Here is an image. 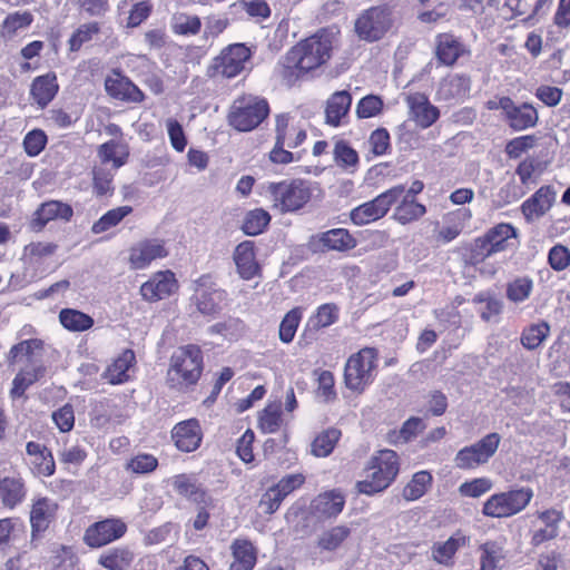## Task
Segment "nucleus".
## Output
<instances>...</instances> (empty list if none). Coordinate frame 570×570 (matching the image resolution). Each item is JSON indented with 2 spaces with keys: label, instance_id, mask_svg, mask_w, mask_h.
<instances>
[{
  "label": "nucleus",
  "instance_id": "obj_1",
  "mask_svg": "<svg viewBox=\"0 0 570 570\" xmlns=\"http://www.w3.org/2000/svg\"><path fill=\"white\" fill-rule=\"evenodd\" d=\"M334 35L327 30L299 41L284 57L278 66V73L287 86L299 77L324 65L333 49Z\"/></svg>",
  "mask_w": 570,
  "mask_h": 570
},
{
  "label": "nucleus",
  "instance_id": "obj_2",
  "mask_svg": "<svg viewBox=\"0 0 570 570\" xmlns=\"http://www.w3.org/2000/svg\"><path fill=\"white\" fill-rule=\"evenodd\" d=\"M400 470L399 456L393 450H381L372 456L365 479L356 483L360 493L373 495L385 490Z\"/></svg>",
  "mask_w": 570,
  "mask_h": 570
},
{
  "label": "nucleus",
  "instance_id": "obj_3",
  "mask_svg": "<svg viewBox=\"0 0 570 570\" xmlns=\"http://www.w3.org/2000/svg\"><path fill=\"white\" fill-rule=\"evenodd\" d=\"M203 372V353L197 345L181 346L170 357L167 372L168 382L173 387L183 390L195 385Z\"/></svg>",
  "mask_w": 570,
  "mask_h": 570
},
{
  "label": "nucleus",
  "instance_id": "obj_4",
  "mask_svg": "<svg viewBox=\"0 0 570 570\" xmlns=\"http://www.w3.org/2000/svg\"><path fill=\"white\" fill-rule=\"evenodd\" d=\"M269 114V106L266 99L243 95L237 97L228 112V124L237 131H250L258 127Z\"/></svg>",
  "mask_w": 570,
  "mask_h": 570
},
{
  "label": "nucleus",
  "instance_id": "obj_5",
  "mask_svg": "<svg viewBox=\"0 0 570 570\" xmlns=\"http://www.w3.org/2000/svg\"><path fill=\"white\" fill-rule=\"evenodd\" d=\"M273 206L281 213H292L303 208L312 197L311 183L304 179H286L271 183L267 187Z\"/></svg>",
  "mask_w": 570,
  "mask_h": 570
},
{
  "label": "nucleus",
  "instance_id": "obj_6",
  "mask_svg": "<svg viewBox=\"0 0 570 570\" xmlns=\"http://www.w3.org/2000/svg\"><path fill=\"white\" fill-rule=\"evenodd\" d=\"M377 357V351L373 347H364L348 357L344 368V381L348 390L362 393L374 381Z\"/></svg>",
  "mask_w": 570,
  "mask_h": 570
},
{
  "label": "nucleus",
  "instance_id": "obj_7",
  "mask_svg": "<svg viewBox=\"0 0 570 570\" xmlns=\"http://www.w3.org/2000/svg\"><path fill=\"white\" fill-rule=\"evenodd\" d=\"M533 498L531 488H519L491 495L483 504L482 513L490 518H509L521 512Z\"/></svg>",
  "mask_w": 570,
  "mask_h": 570
},
{
  "label": "nucleus",
  "instance_id": "obj_8",
  "mask_svg": "<svg viewBox=\"0 0 570 570\" xmlns=\"http://www.w3.org/2000/svg\"><path fill=\"white\" fill-rule=\"evenodd\" d=\"M405 191L404 186H394L382 194L377 195L374 199L363 203L353 208L350 213V218L356 226L367 225L384 217L390 208L403 196Z\"/></svg>",
  "mask_w": 570,
  "mask_h": 570
},
{
  "label": "nucleus",
  "instance_id": "obj_9",
  "mask_svg": "<svg viewBox=\"0 0 570 570\" xmlns=\"http://www.w3.org/2000/svg\"><path fill=\"white\" fill-rule=\"evenodd\" d=\"M392 24L391 9L377 6L364 10L355 20L354 29L360 39L374 42L382 39Z\"/></svg>",
  "mask_w": 570,
  "mask_h": 570
},
{
  "label": "nucleus",
  "instance_id": "obj_10",
  "mask_svg": "<svg viewBox=\"0 0 570 570\" xmlns=\"http://www.w3.org/2000/svg\"><path fill=\"white\" fill-rule=\"evenodd\" d=\"M295 131V138L289 137V116L282 114L276 116L275 131L276 141L275 146L269 153V159L275 164L286 165L294 160V155L284 149L296 148L306 139V131L303 128H292Z\"/></svg>",
  "mask_w": 570,
  "mask_h": 570
},
{
  "label": "nucleus",
  "instance_id": "obj_11",
  "mask_svg": "<svg viewBox=\"0 0 570 570\" xmlns=\"http://www.w3.org/2000/svg\"><path fill=\"white\" fill-rule=\"evenodd\" d=\"M500 442L501 436L498 433L487 434L476 443L465 446L456 453L454 458L455 466L466 470L487 463L497 452Z\"/></svg>",
  "mask_w": 570,
  "mask_h": 570
},
{
  "label": "nucleus",
  "instance_id": "obj_12",
  "mask_svg": "<svg viewBox=\"0 0 570 570\" xmlns=\"http://www.w3.org/2000/svg\"><path fill=\"white\" fill-rule=\"evenodd\" d=\"M252 51L244 43H234L225 48L216 58V70L226 78H234L247 69Z\"/></svg>",
  "mask_w": 570,
  "mask_h": 570
},
{
  "label": "nucleus",
  "instance_id": "obj_13",
  "mask_svg": "<svg viewBox=\"0 0 570 570\" xmlns=\"http://www.w3.org/2000/svg\"><path fill=\"white\" fill-rule=\"evenodd\" d=\"M126 531L127 525L122 520L108 518L88 527L83 535V541L91 548H100L121 538Z\"/></svg>",
  "mask_w": 570,
  "mask_h": 570
},
{
  "label": "nucleus",
  "instance_id": "obj_14",
  "mask_svg": "<svg viewBox=\"0 0 570 570\" xmlns=\"http://www.w3.org/2000/svg\"><path fill=\"white\" fill-rule=\"evenodd\" d=\"M499 106H501L509 126L515 131L532 128L539 120L537 109L529 104L515 106L511 98L502 97L499 99Z\"/></svg>",
  "mask_w": 570,
  "mask_h": 570
},
{
  "label": "nucleus",
  "instance_id": "obj_15",
  "mask_svg": "<svg viewBox=\"0 0 570 570\" xmlns=\"http://www.w3.org/2000/svg\"><path fill=\"white\" fill-rule=\"evenodd\" d=\"M178 288L174 273L170 271L158 272L145 282L140 287L144 299L156 302L164 299L175 293Z\"/></svg>",
  "mask_w": 570,
  "mask_h": 570
},
{
  "label": "nucleus",
  "instance_id": "obj_16",
  "mask_svg": "<svg viewBox=\"0 0 570 570\" xmlns=\"http://www.w3.org/2000/svg\"><path fill=\"white\" fill-rule=\"evenodd\" d=\"M58 503L47 497L35 499L30 510L31 538L45 532L55 520Z\"/></svg>",
  "mask_w": 570,
  "mask_h": 570
},
{
  "label": "nucleus",
  "instance_id": "obj_17",
  "mask_svg": "<svg viewBox=\"0 0 570 570\" xmlns=\"http://www.w3.org/2000/svg\"><path fill=\"white\" fill-rule=\"evenodd\" d=\"M507 540L498 538L487 540L478 548L480 570H503L507 563L508 550Z\"/></svg>",
  "mask_w": 570,
  "mask_h": 570
},
{
  "label": "nucleus",
  "instance_id": "obj_18",
  "mask_svg": "<svg viewBox=\"0 0 570 570\" xmlns=\"http://www.w3.org/2000/svg\"><path fill=\"white\" fill-rule=\"evenodd\" d=\"M466 52L465 46L452 33H439L434 38V56L440 65L451 67Z\"/></svg>",
  "mask_w": 570,
  "mask_h": 570
},
{
  "label": "nucleus",
  "instance_id": "obj_19",
  "mask_svg": "<svg viewBox=\"0 0 570 570\" xmlns=\"http://www.w3.org/2000/svg\"><path fill=\"white\" fill-rule=\"evenodd\" d=\"M164 244L157 239L137 243L129 250V264L134 269L146 268L153 261L167 256Z\"/></svg>",
  "mask_w": 570,
  "mask_h": 570
},
{
  "label": "nucleus",
  "instance_id": "obj_20",
  "mask_svg": "<svg viewBox=\"0 0 570 570\" xmlns=\"http://www.w3.org/2000/svg\"><path fill=\"white\" fill-rule=\"evenodd\" d=\"M406 102L411 119L421 128H429L440 117L439 109L423 94L416 92L407 96Z\"/></svg>",
  "mask_w": 570,
  "mask_h": 570
},
{
  "label": "nucleus",
  "instance_id": "obj_21",
  "mask_svg": "<svg viewBox=\"0 0 570 570\" xmlns=\"http://www.w3.org/2000/svg\"><path fill=\"white\" fill-rule=\"evenodd\" d=\"M176 446L184 452L195 451L202 442V430L195 419L176 424L171 432Z\"/></svg>",
  "mask_w": 570,
  "mask_h": 570
},
{
  "label": "nucleus",
  "instance_id": "obj_22",
  "mask_svg": "<svg viewBox=\"0 0 570 570\" xmlns=\"http://www.w3.org/2000/svg\"><path fill=\"white\" fill-rule=\"evenodd\" d=\"M27 497L24 480L19 475H0V503L6 509H14Z\"/></svg>",
  "mask_w": 570,
  "mask_h": 570
},
{
  "label": "nucleus",
  "instance_id": "obj_23",
  "mask_svg": "<svg viewBox=\"0 0 570 570\" xmlns=\"http://www.w3.org/2000/svg\"><path fill=\"white\" fill-rule=\"evenodd\" d=\"M105 88L111 97L128 101L141 102L145 99L144 92L129 78L115 73L105 81Z\"/></svg>",
  "mask_w": 570,
  "mask_h": 570
},
{
  "label": "nucleus",
  "instance_id": "obj_24",
  "mask_svg": "<svg viewBox=\"0 0 570 570\" xmlns=\"http://www.w3.org/2000/svg\"><path fill=\"white\" fill-rule=\"evenodd\" d=\"M174 490L181 497L196 504L212 505L213 500L197 482L196 478L188 474H178L171 479Z\"/></svg>",
  "mask_w": 570,
  "mask_h": 570
},
{
  "label": "nucleus",
  "instance_id": "obj_25",
  "mask_svg": "<svg viewBox=\"0 0 570 570\" xmlns=\"http://www.w3.org/2000/svg\"><path fill=\"white\" fill-rule=\"evenodd\" d=\"M556 191L551 186L540 187L522 206V213L527 220H533L543 216L552 206Z\"/></svg>",
  "mask_w": 570,
  "mask_h": 570
},
{
  "label": "nucleus",
  "instance_id": "obj_26",
  "mask_svg": "<svg viewBox=\"0 0 570 570\" xmlns=\"http://www.w3.org/2000/svg\"><path fill=\"white\" fill-rule=\"evenodd\" d=\"M470 90V77L455 73L442 79L438 89V96L445 101H460L469 96Z\"/></svg>",
  "mask_w": 570,
  "mask_h": 570
},
{
  "label": "nucleus",
  "instance_id": "obj_27",
  "mask_svg": "<svg viewBox=\"0 0 570 570\" xmlns=\"http://www.w3.org/2000/svg\"><path fill=\"white\" fill-rule=\"evenodd\" d=\"M352 105V96L346 90L336 91L326 101L325 121L327 125L338 127L347 117Z\"/></svg>",
  "mask_w": 570,
  "mask_h": 570
},
{
  "label": "nucleus",
  "instance_id": "obj_28",
  "mask_svg": "<svg viewBox=\"0 0 570 570\" xmlns=\"http://www.w3.org/2000/svg\"><path fill=\"white\" fill-rule=\"evenodd\" d=\"M321 250L346 252L356 246L355 238L345 228H334L316 237Z\"/></svg>",
  "mask_w": 570,
  "mask_h": 570
},
{
  "label": "nucleus",
  "instance_id": "obj_29",
  "mask_svg": "<svg viewBox=\"0 0 570 570\" xmlns=\"http://www.w3.org/2000/svg\"><path fill=\"white\" fill-rule=\"evenodd\" d=\"M33 22V14L28 11H14L6 16L0 24V39L13 40L20 32L27 30Z\"/></svg>",
  "mask_w": 570,
  "mask_h": 570
},
{
  "label": "nucleus",
  "instance_id": "obj_30",
  "mask_svg": "<svg viewBox=\"0 0 570 570\" xmlns=\"http://www.w3.org/2000/svg\"><path fill=\"white\" fill-rule=\"evenodd\" d=\"M470 538L456 532L444 542H435L432 547V559L443 566H452L456 551L465 547Z\"/></svg>",
  "mask_w": 570,
  "mask_h": 570
},
{
  "label": "nucleus",
  "instance_id": "obj_31",
  "mask_svg": "<svg viewBox=\"0 0 570 570\" xmlns=\"http://www.w3.org/2000/svg\"><path fill=\"white\" fill-rule=\"evenodd\" d=\"M226 298L227 293L218 287L197 289L195 294L196 307L204 315H214L218 313Z\"/></svg>",
  "mask_w": 570,
  "mask_h": 570
},
{
  "label": "nucleus",
  "instance_id": "obj_32",
  "mask_svg": "<svg viewBox=\"0 0 570 570\" xmlns=\"http://www.w3.org/2000/svg\"><path fill=\"white\" fill-rule=\"evenodd\" d=\"M58 89L57 77L50 72L33 79L30 94L37 105L45 108L55 98Z\"/></svg>",
  "mask_w": 570,
  "mask_h": 570
},
{
  "label": "nucleus",
  "instance_id": "obj_33",
  "mask_svg": "<svg viewBox=\"0 0 570 570\" xmlns=\"http://www.w3.org/2000/svg\"><path fill=\"white\" fill-rule=\"evenodd\" d=\"M234 261L242 278L250 279L258 272V264L255 259L254 244L243 242L235 248Z\"/></svg>",
  "mask_w": 570,
  "mask_h": 570
},
{
  "label": "nucleus",
  "instance_id": "obj_34",
  "mask_svg": "<svg viewBox=\"0 0 570 570\" xmlns=\"http://www.w3.org/2000/svg\"><path fill=\"white\" fill-rule=\"evenodd\" d=\"M98 157L101 165L111 163L114 170L124 166L129 157V148L125 142L111 139L98 148Z\"/></svg>",
  "mask_w": 570,
  "mask_h": 570
},
{
  "label": "nucleus",
  "instance_id": "obj_35",
  "mask_svg": "<svg viewBox=\"0 0 570 570\" xmlns=\"http://www.w3.org/2000/svg\"><path fill=\"white\" fill-rule=\"evenodd\" d=\"M72 208L65 203L58 200H50L43 203L36 212L33 225L38 228H42L48 222L60 218L69 220L72 216Z\"/></svg>",
  "mask_w": 570,
  "mask_h": 570
},
{
  "label": "nucleus",
  "instance_id": "obj_36",
  "mask_svg": "<svg viewBox=\"0 0 570 570\" xmlns=\"http://www.w3.org/2000/svg\"><path fill=\"white\" fill-rule=\"evenodd\" d=\"M135 353L124 351L104 372L102 377L110 384H121L128 381V371L135 363Z\"/></svg>",
  "mask_w": 570,
  "mask_h": 570
},
{
  "label": "nucleus",
  "instance_id": "obj_37",
  "mask_svg": "<svg viewBox=\"0 0 570 570\" xmlns=\"http://www.w3.org/2000/svg\"><path fill=\"white\" fill-rule=\"evenodd\" d=\"M344 504L345 499L341 492L330 491L317 495L312 507L318 517L332 518L342 512Z\"/></svg>",
  "mask_w": 570,
  "mask_h": 570
},
{
  "label": "nucleus",
  "instance_id": "obj_38",
  "mask_svg": "<svg viewBox=\"0 0 570 570\" xmlns=\"http://www.w3.org/2000/svg\"><path fill=\"white\" fill-rule=\"evenodd\" d=\"M234 561L229 570H253L256 563V552L247 540H235L232 544Z\"/></svg>",
  "mask_w": 570,
  "mask_h": 570
},
{
  "label": "nucleus",
  "instance_id": "obj_39",
  "mask_svg": "<svg viewBox=\"0 0 570 570\" xmlns=\"http://www.w3.org/2000/svg\"><path fill=\"white\" fill-rule=\"evenodd\" d=\"M426 213V207L404 195L402 202L396 206L393 217L396 222L402 225L410 224L414 220L420 219Z\"/></svg>",
  "mask_w": 570,
  "mask_h": 570
},
{
  "label": "nucleus",
  "instance_id": "obj_40",
  "mask_svg": "<svg viewBox=\"0 0 570 570\" xmlns=\"http://www.w3.org/2000/svg\"><path fill=\"white\" fill-rule=\"evenodd\" d=\"M484 237L497 254L507 249L509 239L517 237V229L510 224L501 223L490 228Z\"/></svg>",
  "mask_w": 570,
  "mask_h": 570
},
{
  "label": "nucleus",
  "instance_id": "obj_41",
  "mask_svg": "<svg viewBox=\"0 0 570 570\" xmlns=\"http://www.w3.org/2000/svg\"><path fill=\"white\" fill-rule=\"evenodd\" d=\"M341 431L335 428L321 432L311 444V453L316 458L328 456L341 439Z\"/></svg>",
  "mask_w": 570,
  "mask_h": 570
},
{
  "label": "nucleus",
  "instance_id": "obj_42",
  "mask_svg": "<svg viewBox=\"0 0 570 570\" xmlns=\"http://www.w3.org/2000/svg\"><path fill=\"white\" fill-rule=\"evenodd\" d=\"M43 371L40 365H30L21 370L13 379L11 396L14 399L22 396L26 390L43 375Z\"/></svg>",
  "mask_w": 570,
  "mask_h": 570
},
{
  "label": "nucleus",
  "instance_id": "obj_43",
  "mask_svg": "<svg viewBox=\"0 0 570 570\" xmlns=\"http://www.w3.org/2000/svg\"><path fill=\"white\" fill-rule=\"evenodd\" d=\"M132 559V553L128 549L115 548L104 552L98 563L108 570H127Z\"/></svg>",
  "mask_w": 570,
  "mask_h": 570
},
{
  "label": "nucleus",
  "instance_id": "obj_44",
  "mask_svg": "<svg viewBox=\"0 0 570 570\" xmlns=\"http://www.w3.org/2000/svg\"><path fill=\"white\" fill-rule=\"evenodd\" d=\"M283 425L282 405L279 402L268 404L258 416V428L263 433H276Z\"/></svg>",
  "mask_w": 570,
  "mask_h": 570
},
{
  "label": "nucleus",
  "instance_id": "obj_45",
  "mask_svg": "<svg viewBox=\"0 0 570 570\" xmlns=\"http://www.w3.org/2000/svg\"><path fill=\"white\" fill-rule=\"evenodd\" d=\"M61 325L72 332L87 331L94 325V320L86 313L77 309L65 308L59 313Z\"/></svg>",
  "mask_w": 570,
  "mask_h": 570
},
{
  "label": "nucleus",
  "instance_id": "obj_46",
  "mask_svg": "<svg viewBox=\"0 0 570 570\" xmlns=\"http://www.w3.org/2000/svg\"><path fill=\"white\" fill-rule=\"evenodd\" d=\"M170 27L176 35L195 36L199 32L202 22L197 16L179 12L171 17Z\"/></svg>",
  "mask_w": 570,
  "mask_h": 570
},
{
  "label": "nucleus",
  "instance_id": "obj_47",
  "mask_svg": "<svg viewBox=\"0 0 570 570\" xmlns=\"http://www.w3.org/2000/svg\"><path fill=\"white\" fill-rule=\"evenodd\" d=\"M132 212L130 206H120L112 208L104 214L97 222L94 223L91 232L94 234H101L111 227L118 225L127 215Z\"/></svg>",
  "mask_w": 570,
  "mask_h": 570
},
{
  "label": "nucleus",
  "instance_id": "obj_48",
  "mask_svg": "<svg viewBox=\"0 0 570 570\" xmlns=\"http://www.w3.org/2000/svg\"><path fill=\"white\" fill-rule=\"evenodd\" d=\"M432 483V475L428 471L416 472L403 490V497L407 501L420 499Z\"/></svg>",
  "mask_w": 570,
  "mask_h": 570
},
{
  "label": "nucleus",
  "instance_id": "obj_49",
  "mask_svg": "<svg viewBox=\"0 0 570 570\" xmlns=\"http://www.w3.org/2000/svg\"><path fill=\"white\" fill-rule=\"evenodd\" d=\"M269 222L271 215L266 210L257 208L247 213L242 228L245 234L255 236L263 233Z\"/></svg>",
  "mask_w": 570,
  "mask_h": 570
},
{
  "label": "nucleus",
  "instance_id": "obj_50",
  "mask_svg": "<svg viewBox=\"0 0 570 570\" xmlns=\"http://www.w3.org/2000/svg\"><path fill=\"white\" fill-rule=\"evenodd\" d=\"M351 534L350 528L345 525H336L325 532L318 538V547L323 550H336Z\"/></svg>",
  "mask_w": 570,
  "mask_h": 570
},
{
  "label": "nucleus",
  "instance_id": "obj_51",
  "mask_svg": "<svg viewBox=\"0 0 570 570\" xmlns=\"http://www.w3.org/2000/svg\"><path fill=\"white\" fill-rule=\"evenodd\" d=\"M550 326L542 322L525 328L521 336L522 345L528 350L537 348L548 336Z\"/></svg>",
  "mask_w": 570,
  "mask_h": 570
},
{
  "label": "nucleus",
  "instance_id": "obj_52",
  "mask_svg": "<svg viewBox=\"0 0 570 570\" xmlns=\"http://www.w3.org/2000/svg\"><path fill=\"white\" fill-rule=\"evenodd\" d=\"M301 318L302 312L299 311V308H293L288 313H286V315L281 322L278 331L279 340L283 343L288 344L293 341Z\"/></svg>",
  "mask_w": 570,
  "mask_h": 570
},
{
  "label": "nucleus",
  "instance_id": "obj_53",
  "mask_svg": "<svg viewBox=\"0 0 570 570\" xmlns=\"http://www.w3.org/2000/svg\"><path fill=\"white\" fill-rule=\"evenodd\" d=\"M100 31L98 22H89L81 24L70 37L69 48L71 51H78L85 43L92 40V38Z\"/></svg>",
  "mask_w": 570,
  "mask_h": 570
},
{
  "label": "nucleus",
  "instance_id": "obj_54",
  "mask_svg": "<svg viewBox=\"0 0 570 570\" xmlns=\"http://www.w3.org/2000/svg\"><path fill=\"white\" fill-rule=\"evenodd\" d=\"M532 289V279L529 277H520L508 284L507 297L513 303H521L529 298Z\"/></svg>",
  "mask_w": 570,
  "mask_h": 570
},
{
  "label": "nucleus",
  "instance_id": "obj_55",
  "mask_svg": "<svg viewBox=\"0 0 570 570\" xmlns=\"http://www.w3.org/2000/svg\"><path fill=\"white\" fill-rule=\"evenodd\" d=\"M158 466V460L148 453H139L132 456L126 464V470L136 474L153 472Z\"/></svg>",
  "mask_w": 570,
  "mask_h": 570
},
{
  "label": "nucleus",
  "instance_id": "obj_56",
  "mask_svg": "<svg viewBox=\"0 0 570 570\" xmlns=\"http://www.w3.org/2000/svg\"><path fill=\"white\" fill-rule=\"evenodd\" d=\"M115 171L109 169L106 165L97 166L94 168V188L98 195H106L112 190V179Z\"/></svg>",
  "mask_w": 570,
  "mask_h": 570
},
{
  "label": "nucleus",
  "instance_id": "obj_57",
  "mask_svg": "<svg viewBox=\"0 0 570 570\" xmlns=\"http://www.w3.org/2000/svg\"><path fill=\"white\" fill-rule=\"evenodd\" d=\"M42 342L40 340H26L13 345L9 352V361L16 362L18 358L26 356L32 360L37 352L41 351Z\"/></svg>",
  "mask_w": 570,
  "mask_h": 570
},
{
  "label": "nucleus",
  "instance_id": "obj_58",
  "mask_svg": "<svg viewBox=\"0 0 570 570\" xmlns=\"http://www.w3.org/2000/svg\"><path fill=\"white\" fill-rule=\"evenodd\" d=\"M383 100L375 95L363 97L356 106V116L358 118H371L381 114L383 109Z\"/></svg>",
  "mask_w": 570,
  "mask_h": 570
},
{
  "label": "nucleus",
  "instance_id": "obj_59",
  "mask_svg": "<svg viewBox=\"0 0 570 570\" xmlns=\"http://www.w3.org/2000/svg\"><path fill=\"white\" fill-rule=\"evenodd\" d=\"M493 254H495L494 250L491 248L490 244L483 235L475 238L472 243L466 263L475 266Z\"/></svg>",
  "mask_w": 570,
  "mask_h": 570
},
{
  "label": "nucleus",
  "instance_id": "obj_60",
  "mask_svg": "<svg viewBox=\"0 0 570 570\" xmlns=\"http://www.w3.org/2000/svg\"><path fill=\"white\" fill-rule=\"evenodd\" d=\"M334 160L340 167H354L358 161V155L345 141L340 140L334 147Z\"/></svg>",
  "mask_w": 570,
  "mask_h": 570
},
{
  "label": "nucleus",
  "instance_id": "obj_61",
  "mask_svg": "<svg viewBox=\"0 0 570 570\" xmlns=\"http://www.w3.org/2000/svg\"><path fill=\"white\" fill-rule=\"evenodd\" d=\"M535 136L527 135L511 139L505 146V153L510 158H519L523 153L534 147Z\"/></svg>",
  "mask_w": 570,
  "mask_h": 570
},
{
  "label": "nucleus",
  "instance_id": "obj_62",
  "mask_svg": "<svg viewBox=\"0 0 570 570\" xmlns=\"http://www.w3.org/2000/svg\"><path fill=\"white\" fill-rule=\"evenodd\" d=\"M492 482L487 478L474 479L470 482H464L460 485L459 492L463 497L479 498L490 491Z\"/></svg>",
  "mask_w": 570,
  "mask_h": 570
},
{
  "label": "nucleus",
  "instance_id": "obj_63",
  "mask_svg": "<svg viewBox=\"0 0 570 570\" xmlns=\"http://www.w3.org/2000/svg\"><path fill=\"white\" fill-rule=\"evenodd\" d=\"M166 128L173 148L178 153L184 151L187 139L183 126L176 119L168 118L166 120Z\"/></svg>",
  "mask_w": 570,
  "mask_h": 570
},
{
  "label": "nucleus",
  "instance_id": "obj_64",
  "mask_svg": "<svg viewBox=\"0 0 570 570\" xmlns=\"http://www.w3.org/2000/svg\"><path fill=\"white\" fill-rule=\"evenodd\" d=\"M46 144L47 136L39 129L28 132L23 139L24 150L31 157L39 155L43 150Z\"/></svg>",
  "mask_w": 570,
  "mask_h": 570
}]
</instances>
